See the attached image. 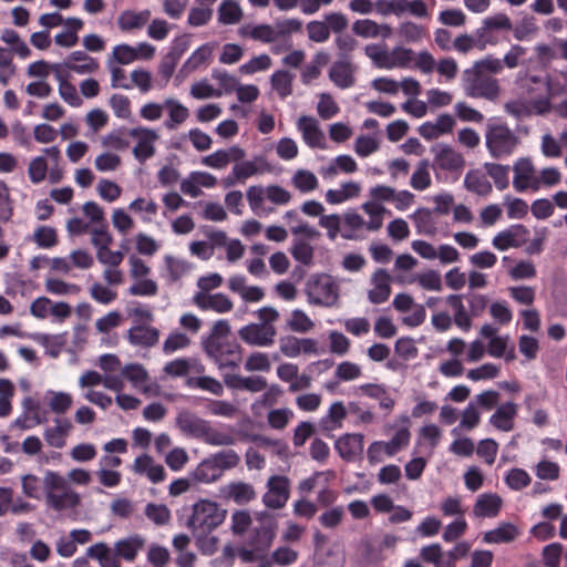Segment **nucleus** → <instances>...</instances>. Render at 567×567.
Here are the masks:
<instances>
[{
    "mask_svg": "<svg viewBox=\"0 0 567 567\" xmlns=\"http://www.w3.org/2000/svg\"><path fill=\"white\" fill-rule=\"evenodd\" d=\"M503 71V63L493 55L475 61L462 72L461 81L464 94L472 99H482L496 103L502 94L499 80L494 75Z\"/></svg>",
    "mask_w": 567,
    "mask_h": 567,
    "instance_id": "obj_1",
    "label": "nucleus"
},
{
    "mask_svg": "<svg viewBox=\"0 0 567 567\" xmlns=\"http://www.w3.org/2000/svg\"><path fill=\"white\" fill-rule=\"evenodd\" d=\"M47 505L56 511L74 509L81 503L80 494L72 489L62 475L48 471L43 478Z\"/></svg>",
    "mask_w": 567,
    "mask_h": 567,
    "instance_id": "obj_2",
    "label": "nucleus"
},
{
    "mask_svg": "<svg viewBox=\"0 0 567 567\" xmlns=\"http://www.w3.org/2000/svg\"><path fill=\"white\" fill-rule=\"evenodd\" d=\"M226 517V511L219 508L217 503L200 499L193 505V514L186 522V527L192 529L193 534H210L216 529Z\"/></svg>",
    "mask_w": 567,
    "mask_h": 567,
    "instance_id": "obj_3",
    "label": "nucleus"
},
{
    "mask_svg": "<svg viewBox=\"0 0 567 567\" xmlns=\"http://www.w3.org/2000/svg\"><path fill=\"white\" fill-rule=\"evenodd\" d=\"M485 143L491 156L499 159L513 154L519 138L506 124L487 123Z\"/></svg>",
    "mask_w": 567,
    "mask_h": 567,
    "instance_id": "obj_4",
    "label": "nucleus"
},
{
    "mask_svg": "<svg viewBox=\"0 0 567 567\" xmlns=\"http://www.w3.org/2000/svg\"><path fill=\"white\" fill-rule=\"evenodd\" d=\"M308 301L311 305L332 307L339 300V286L330 275H312L305 288Z\"/></svg>",
    "mask_w": 567,
    "mask_h": 567,
    "instance_id": "obj_5",
    "label": "nucleus"
},
{
    "mask_svg": "<svg viewBox=\"0 0 567 567\" xmlns=\"http://www.w3.org/2000/svg\"><path fill=\"white\" fill-rule=\"evenodd\" d=\"M203 346L207 354L220 368L237 367L241 360V348L237 342H224L216 338H207L203 341Z\"/></svg>",
    "mask_w": 567,
    "mask_h": 567,
    "instance_id": "obj_6",
    "label": "nucleus"
},
{
    "mask_svg": "<svg viewBox=\"0 0 567 567\" xmlns=\"http://www.w3.org/2000/svg\"><path fill=\"white\" fill-rule=\"evenodd\" d=\"M127 134L137 140V144L133 147L134 157L141 163H145L155 154L154 143L158 138L154 130L146 127H134L127 130Z\"/></svg>",
    "mask_w": 567,
    "mask_h": 567,
    "instance_id": "obj_7",
    "label": "nucleus"
},
{
    "mask_svg": "<svg viewBox=\"0 0 567 567\" xmlns=\"http://www.w3.org/2000/svg\"><path fill=\"white\" fill-rule=\"evenodd\" d=\"M268 492L264 495V504L274 509L284 507L289 498V480L286 476L274 475L267 483Z\"/></svg>",
    "mask_w": 567,
    "mask_h": 567,
    "instance_id": "obj_8",
    "label": "nucleus"
},
{
    "mask_svg": "<svg viewBox=\"0 0 567 567\" xmlns=\"http://www.w3.org/2000/svg\"><path fill=\"white\" fill-rule=\"evenodd\" d=\"M277 333L257 322L246 324L238 330V337L251 347H270L275 343Z\"/></svg>",
    "mask_w": 567,
    "mask_h": 567,
    "instance_id": "obj_9",
    "label": "nucleus"
},
{
    "mask_svg": "<svg viewBox=\"0 0 567 567\" xmlns=\"http://www.w3.org/2000/svg\"><path fill=\"white\" fill-rule=\"evenodd\" d=\"M432 152H435L434 165L443 171L456 172L461 171L465 165L462 154L447 145L432 147Z\"/></svg>",
    "mask_w": 567,
    "mask_h": 567,
    "instance_id": "obj_10",
    "label": "nucleus"
},
{
    "mask_svg": "<svg viewBox=\"0 0 567 567\" xmlns=\"http://www.w3.org/2000/svg\"><path fill=\"white\" fill-rule=\"evenodd\" d=\"M528 229L524 225H515L498 233L493 238V246L498 250H506L511 247L518 248L525 243V236Z\"/></svg>",
    "mask_w": 567,
    "mask_h": 567,
    "instance_id": "obj_11",
    "label": "nucleus"
},
{
    "mask_svg": "<svg viewBox=\"0 0 567 567\" xmlns=\"http://www.w3.org/2000/svg\"><path fill=\"white\" fill-rule=\"evenodd\" d=\"M334 449L342 460L353 462L363 451V435L344 434L336 441Z\"/></svg>",
    "mask_w": 567,
    "mask_h": 567,
    "instance_id": "obj_12",
    "label": "nucleus"
},
{
    "mask_svg": "<svg viewBox=\"0 0 567 567\" xmlns=\"http://www.w3.org/2000/svg\"><path fill=\"white\" fill-rule=\"evenodd\" d=\"M193 302L202 310H214L218 313H225L233 309V301L223 293L207 295L197 292Z\"/></svg>",
    "mask_w": 567,
    "mask_h": 567,
    "instance_id": "obj_13",
    "label": "nucleus"
},
{
    "mask_svg": "<svg viewBox=\"0 0 567 567\" xmlns=\"http://www.w3.org/2000/svg\"><path fill=\"white\" fill-rule=\"evenodd\" d=\"M100 68L96 59L90 56L84 51H74L64 61V69L78 74H93Z\"/></svg>",
    "mask_w": 567,
    "mask_h": 567,
    "instance_id": "obj_14",
    "label": "nucleus"
},
{
    "mask_svg": "<svg viewBox=\"0 0 567 567\" xmlns=\"http://www.w3.org/2000/svg\"><path fill=\"white\" fill-rule=\"evenodd\" d=\"M391 277L385 269H378L372 276L374 288L368 293L371 303L380 305L385 302L391 295Z\"/></svg>",
    "mask_w": 567,
    "mask_h": 567,
    "instance_id": "obj_15",
    "label": "nucleus"
},
{
    "mask_svg": "<svg viewBox=\"0 0 567 567\" xmlns=\"http://www.w3.org/2000/svg\"><path fill=\"white\" fill-rule=\"evenodd\" d=\"M146 539L140 534L131 535L126 538L118 539L114 544L120 560L133 561L138 553L145 547Z\"/></svg>",
    "mask_w": 567,
    "mask_h": 567,
    "instance_id": "obj_16",
    "label": "nucleus"
},
{
    "mask_svg": "<svg viewBox=\"0 0 567 567\" xmlns=\"http://www.w3.org/2000/svg\"><path fill=\"white\" fill-rule=\"evenodd\" d=\"M276 536V527L272 523H261L260 526L254 528L249 536L248 545L261 554L266 553Z\"/></svg>",
    "mask_w": 567,
    "mask_h": 567,
    "instance_id": "obj_17",
    "label": "nucleus"
},
{
    "mask_svg": "<svg viewBox=\"0 0 567 567\" xmlns=\"http://www.w3.org/2000/svg\"><path fill=\"white\" fill-rule=\"evenodd\" d=\"M208 424V421L200 419L195 413L187 410L181 411L176 417V425L178 429L196 439H202L203 433Z\"/></svg>",
    "mask_w": 567,
    "mask_h": 567,
    "instance_id": "obj_18",
    "label": "nucleus"
},
{
    "mask_svg": "<svg viewBox=\"0 0 567 567\" xmlns=\"http://www.w3.org/2000/svg\"><path fill=\"white\" fill-rule=\"evenodd\" d=\"M503 501L495 493L480 495L473 506V514L476 517H496L501 512Z\"/></svg>",
    "mask_w": 567,
    "mask_h": 567,
    "instance_id": "obj_19",
    "label": "nucleus"
},
{
    "mask_svg": "<svg viewBox=\"0 0 567 567\" xmlns=\"http://www.w3.org/2000/svg\"><path fill=\"white\" fill-rule=\"evenodd\" d=\"M298 128L302 133L305 142L311 147H322L324 135L318 126V122L310 116H301L298 121Z\"/></svg>",
    "mask_w": 567,
    "mask_h": 567,
    "instance_id": "obj_20",
    "label": "nucleus"
},
{
    "mask_svg": "<svg viewBox=\"0 0 567 567\" xmlns=\"http://www.w3.org/2000/svg\"><path fill=\"white\" fill-rule=\"evenodd\" d=\"M329 78L340 89L352 86L354 84V76L350 60L336 61L331 65Z\"/></svg>",
    "mask_w": 567,
    "mask_h": 567,
    "instance_id": "obj_21",
    "label": "nucleus"
},
{
    "mask_svg": "<svg viewBox=\"0 0 567 567\" xmlns=\"http://www.w3.org/2000/svg\"><path fill=\"white\" fill-rule=\"evenodd\" d=\"M133 470L135 473L146 474L153 483H159L165 478L164 467L161 464H155L154 460L147 454L135 458Z\"/></svg>",
    "mask_w": 567,
    "mask_h": 567,
    "instance_id": "obj_22",
    "label": "nucleus"
},
{
    "mask_svg": "<svg viewBox=\"0 0 567 567\" xmlns=\"http://www.w3.org/2000/svg\"><path fill=\"white\" fill-rule=\"evenodd\" d=\"M226 498L234 501L238 505L249 503L256 497L255 488L251 484L245 482H231L223 488Z\"/></svg>",
    "mask_w": 567,
    "mask_h": 567,
    "instance_id": "obj_23",
    "label": "nucleus"
},
{
    "mask_svg": "<svg viewBox=\"0 0 567 567\" xmlns=\"http://www.w3.org/2000/svg\"><path fill=\"white\" fill-rule=\"evenodd\" d=\"M86 556L96 559L101 567H121L116 550H112L105 543H97L86 549Z\"/></svg>",
    "mask_w": 567,
    "mask_h": 567,
    "instance_id": "obj_24",
    "label": "nucleus"
},
{
    "mask_svg": "<svg viewBox=\"0 0 567 567\" xmlns=\"http://www.w3.org/2000/svg\"><path fill=\"white\" fill-rule=\"evenodd\" d=\"M127 338L133 346L151 348L158 342L159 332L156 328L140 324L128 330Z\"/></svg>",
    "mask_w": 567,
    "mask_h": 567,
    "instance_id": "obj_25",
    "label": "nucleus"
},
{
    "mask_svg": "<svg viewBox=\"0 0 567 567\" xmlns=\"http://www.w3.org/2000/svg\"><path fill=\"white\" fill-rule=\"evenodd\" d=\"M517 413V405L513 402H507L499 405L494 414L491 416L489 422L497 430L508 432L514 427L513 420Z\"/></svg>",
    "mask_w": 567,
    "mask_h": 567,
    "instance_id": "obj_26",
    "label": "nucleus"
},
{
    "mask_svg": "<svg viewBox=\"0 0 567 567\" xmlns=\"http://www.w3.org/2000/svg\"><path fill=\"white\" fill-rule=\"evenodd\" d=\"M354 34L362 38H388L391 34V27L388 24L379 25L375 21L370 19L357 20L352 24Z\"/></svg>",
    "mask_w": 567,
    "mask_h": 567,
    "instance_id": "obj_27",
    "label": "nucleus"
},
{
    "mask_svg": "<svg viewBox=\"0 0 567 567\" xmlns=\"http://www.w3.org/2000/svg\"><path fill=\"white\" fill-rule=\"evenodd\" d=\"M284 218L290 224V233L293 237L303 236L308 240H313L320 236V233L303 221L295 209L286 212Z\"/></svg>",
    "mask_w": 567,
    "mask_h": 567,
    "instance_id": "obj_28",
    "label": "nucleus"
},
{
    "mask_svg": "<svg viewBox=\"0 0 567 567\" xmlns=\"http://www.w3.org/2000/svg\"><path fill=\"white\" fill-rule=\"evenodd\" d=\"M55 424L44 431V439L50 446L62 449L73 425L68 419H55Z\"/></svg>",
    "mask_w": 567,
    "mask_h": 567,
    "instance_id": "obj_29",
    "label": "nucleus"
},
{
    "mask_svg": "<svg viewBox=\"0 0 567 567\" xmlns=\"http://www.w3.org/2000/svg\"><path fill=\"white\" fill-rule=\"evenodd\" d=\"M150 18V10H143L140 12L133 10H125L120 14L117 19V24L122 31L142 29L148 22Z\"/></svg>",
    "mask_w": 567,
    "mask_h": 567,
    "instance_id": "obj_30",
    "label": "nucleus"
},
{
    "mask_svg": "<svg viewBox=\"0 0 567 567\" xmlns=\"http://www.w3.org/2000/svg\"><path fill=\"white\" fill-rule=\"evenodd\" d=\"M303 236L293 237L290 254L295 260L310 267L313 264L315 248Z\"/></svg>",
    "mask_w": 567,
    "mask_h": 567,
    "instance_id": "obj_31",
    "label": "nucleus"
},
{
    "mask_svg": "<svg viewBox=\"0 0 567 567\" xmlns=\"http://www.w3.org/2000/svg\"><path fill=\"white\" fill-rule=\"evenodd\" d=\"M519 532L517 527L511 523H503L497 528L484 534L483 540L489 544H501L513 542Z\"/></svg>",
    "mask_w": 567,
    "mask_h": 567,
    "instance_id": "obj_32",
    "label": "nucleus"
},
{
    "mask_svg": "<svg viewBox=\"0 0 567 567\" xmlns=\"http://www.w3.org/2000/svg\"><path fill=\"white\" fill-rule=\"evenodd\" d=\"M221 475L212 456L200 462L192 473L194 481L199 483H212L220 478Z\"/></svg>",
    "mask_w": 567,
    "mask_h": 567,
    "instance_id": "obj_33",
    "label": "nucleus"
},
{
    "mask_svg": "<svg viewBox=\"0 0 567 567\" xmlns=\"http://www.w3.org/2000/svg\"><path fill=\"white\" fill-rule=\"evenodd\" d=\"M205 443L214 446H229L236 443V437L231 431H220L212 427L208 423L202 439Z\"/></svg>",
    "mask_w": 567,
    "mask_h": 567,
    "instance_id": "obj_34",
    "label": "nucleus"
},
{
    "mask_svg": "<svg viewBox=\"0 0 567 567\" xmlns=\"http://www.w3.org/2000/svg\"><path fill=\"white\" fill-rule=\"evenodd\" d=\"M514 187L518 192H523L527 187V182L534 174V165L529 158H520L514 165Z\"/></svg>",
    "mask_w": 567,
    "mask_h": 567,
    "instance_id": "obj_35",
    "label": "nucleus"
},
{
    "mask_svg": "<svg viewBox=\"0 0 567 567\" xmlns=\"http://www.w3.org/2000/svg\"><path fill=\"white\" fill-rule=\"evenodd\" d=\"M464 185L467 190L484 196L492 192V185L478 171H471L465 175Z\"/></svg>",
    "mask_w": 567,
    "mask_h": 567,
    "instance_id": "obj_36",
    "label": "nucleus"
},
{
    "mask_svg": "<svg viewBox=\"0 0 567 567\" xmlns=\"http://www.w3.org/2000/svg\"><path fill=\"white\" fill-rule=\"evenodd\" d=\"M243 18V11L235 0H225L218 8V21L223 24H236Z\"/></svg>",
    "mask_w": 567,
    "mask_h": 567,
    "instance_id": "obj_37",
    "label": "nucleus"
},
{
    "mask_svg": "<svg viewBox=\"0 0 567 567\" xmlns=\"http://www.w3.org/2000/svg\"><path fill=\"white\" fill-rule=\"evenodd\" d=\"M298 556L299 554L297 550L287 546H281L272 551L270 561H262L259 567H270L272 564L278 566H289L297 561Z\"/></svg>",
    "mask_w": 567,
    "mask_h": 567,
    "instance_id": "obj_38",
    "label": "nucleus"
},
{
    "mask_svg": "<svg viewBox=\"0 0 567 567\" xmlns=\"http://www.w3.org/2000/svg\"><path fill=\"white\" fill-rule=\"evenodd\" d=\"M344 556L332 549L315 553L313 567H343Z\"/></svg>",
    "mask_w": 567,
    "mask_h": 567,
    "instance_id": "obj_39",
    "label": "nucleus"
},
{
    "mask_svg": "<svg viewBox=\"0 0 567 567\" xmlns=\"http://www.w3.org/2000/svg\"><path fill=\"white\" fill-rule=\"evenodd\" d=\"M293 78V74L285 70L276 71L271 75V85L282 99L291 94Z\"/></svg>",
    "mask_w": 567,
    "mask_h": 567,
    "instance_id": "obj_40",
    "label": "nucleus"
},
{
    "mask_svg": "<svg viewBox=\"0 0 567 567\" xmlns=\"http://www.w3.org/2000/svg\"><path fill=\"white\" fill-rule=\"evenodd\" d=\"M187 386L198 388L208 391L215 395H223V384L212 377H192L186 381Z\"/></svg>",
    "mask_w": 567,
    "mask_h": 567,
    "instance_id": "obj_41",
    "label": "nucleus"
},
{
    "mask_svg": "<svg viewBox=\"0 0 567 567\" xmlns=\"http://www.w3.org/2000/svg\"><path fill=\"white\" fill-rule=\"evenodd\" d=\"M213 53V48L206 43L199 47L183 64L182 71L189 73L206 62Z\"/></svg>",
    "mask_w": 567,
    "mask_h": 567,
    "instance_id": "obj_42",
    "label": "nucleus"
},
{
    "mask_svg": "<svg viewBox=\"0 0 567 567\" xmlns=\"http://www.w3.org/2000/svg\"><path fill=\"white\" fill-rule=\"evenodd\" d=\"M484 168H485L486 173L488 174V176H491L493 178L495 186L498 189L503 190L508 186V184H509V179H508L509 166L495 164V163H485Z\"/></svg>",
    "mask_w": 567,
    "mask_h": 567,
    "instance_id": "obj_43",
    "label": "nucleus"
},
{
    "mask_svg": "<svg viewBox=\"0 0 567 567\" xmlns=\"http://www.w3.org/2000/svg\"><path fill=\"white\" fill-rule=\"evenodd\" d=\"M413 219L415 223V227L417 229L419 234L424 235H434L435 234V223L432 218V213L427 208H420L417 209L414 215Z\"/></svg>",
    "mask_w": 567,
    "mask_h": 567,
    "instance_id": "obj_44",
    "label": "nucleus"
},
{
    "mask_svg": "<svg viewBox=\"0 0 567 567\" xmlns=\"http://www.w3.org/2000/svg\"><path fill=\"white\" fill-rule=\"evenodd\" d=\"M414 59V52L411 49L396 47L389 52L388 69L406 68Z\"/></svg>",
    "mask_w": 567,
    "mask_h": 567,
    "instance_id": "obj_45",
    "label": "nucleus"
},
{
    "mask_svg": "<svg viewBox=\"0 0 567 567\" xmlns=\"http://www.w3.org/2000/svg\"><path fill=\"white\" fill-rule=\"evenodd\" d=\"M135 60H137V51L135 48L128 44H118L113 48L112 55L107 59V62L125 65Z\"/></svg>",
    "mask_w": 567,
    "mask_h": 567,
    "instance_id": "obj_46",
    "label": "nucleus"
},
{
    "mask_svg": "<svg viewBox=\"0 0 567 567\" xmlns=\"http://www.w3.org/2000/svg\"><path fill=\"white\" fill-rule=\"evenodd\" d=\"M239 32L244 37L249 35L254 40L262 41L265 43L274 42L277 39L275 27L269 24L256 25L250 31H248L247 28H241Z\"/></svg>",
    "mask_w": 567,
    "mask_h": 567,
    "instance_id": "obj_47",
    "label": "nucleus"
},
{
    "mask_svg": "<svg viewBox=\"0 0 567 567\" xmlns=\"http://www.w3.org/2000/svg\"><path fill=\"white\" fill-rule=\"evenodd\" d=\"M45 290L49 293L56 296L75 295L79 293L81 288L75 284H68L60 279L48 278L44 284Z\"/></svg>",
    "mask_w": 567,
    "mask_h": 567,
    "instance_id": "obj_48",
    "label": "nucleus"
},
{
    "mask_svg": "<svg viewBox=\"0 0 567 567\" xmlns=\"http://www.w3.org/2000/svg\"><path fill=\"white\" fill-rule=\"evenodd\" d=\"M429 161L423 159L419 163L416 171L411 176V186L416 190H424L431 185L429 172Z\"/></svg>",
    "mask_w": 567,
    "mask_h": 567,
    "instance_id": "obj_49",
    "label": "nucleus"
},
{
    "mask_svg": "<svg viewBox=\"0 0 567 567\" xmlns=\"http://www.w3.org/2000/svg\"><path fill=\"white\" fill-rule=\"evenodd\" d=\"M312 320L300 309H295L291 312V318L287 321V327L299 333H305L313 328Z\"/></svg>",
    "mask_w": 567,
    "mask_h": 567,
    "instance_id": "obj_50",
    "label": "nucleus"
},
{
    "mask_svg": "<svg viewBox=\"0 0 567 567\" xmlns=\"http://www.w3.org/2000/svg\"><path fill=\"white\" fill-rule=\"evenodd\" d=\"M346 415L347 411L342 402H334L331 404L327 417L322 419L321 423L324 429L333 430L341 426V421Z\"/></svg>",
    "mask_w": 567,
    "mask_h": 567,
    "instance_id": "obj_51",
    "label": "nucleus"
},
{
    "mask_svg": "<svg viewBox=\"0 0 567 567\" xmlns=\"http://www.w3.org/2000/svg\"><path fill=\"white\" fill-rule=\"evenodd\" d=\"M33 241L41 248H51L58 244L56 230L49 226H39L33 234Z\"/></svg>",
    "mask_w": 567,
    "mask_h": 567,
    "instance_id": "obj_52",
    "label": "nucleus"
},
{
    "mask_svg": "<svg viewBox=\"0 0 567 567\" xmlns=\"http://www.w3.org/2000/svg\"><path fill=\"white\" fill-rule=\"evenodd\" d=\"M487 43H491V41L489 40L476 41L473 35L461 34L453 41V48L457 52L466 54L474 48H477L478 50H484L486 48Z\"/></svg>",
    "mask_w": 567,
    "mask_h": 567,
    "instance_id": "obj_53",
    "label": "nucleus"
},
{
    "mask_svg": "<svg viewBox=\"0 0 567 567\" xmlns=\"http://www.w3.org/2000/svg\"><path fill=\"white\" fill-rule=\"evenodd\" d=\"M220 473L236 467L240 462V456L234 450H224L212 455Z\"/></svg>",
    "mask_w": 567,
    "mask_h": 567,
    "instance_id": "obj_54",
    "label": "nucleus"
},
{
    "mask_svg": "<svg viewBox=\"0 0 567 567\" xmlns=\"http://www.w3.org/2000/svg\"><path fill=\"white\" fill-rule=\"evenodd\" d=\"M145 516L156 525H165L171 519V512L164 504L148 503L145 507Z\"/></svg>",
    "mask_w": 567,
    "mask_h": 567,
    "instance_id": "obj_55",
    "label": "nucleus"
},
{
    "mask_svg": "<svg viewBox=\"0 0 567 567\" xmlns=\"http://www.w3.org/2000/svg\"><path fill=\"white\" fill-rule=\"evenodd\" d=\"M292 183L302 193L315 190L318 187L316 175L305 169L297 171L292 177Z\"/></svg>",
    "mask_w": 567,
    "mask_h": 567,
    "instance_id": "obj_56",
    "label": "nucleus"
},
{
    "mask_svg": "<svg viewBox=\"0 0 567 567\" xmlns=\"http://www.w3.org/2000/svg\"><path fill=\"white\" fill-rule=\"evenodd\" d=\"M122 377L133 383L134 386H141L147 379L148 373L140 363H130L122 369Z\"/></svg>",
    "mask_w": 567,
    "mask_h": 567,
    "instance_id": "obj_57",
    "label": "nucleus"
},
{
    "mask_svg": "<svg viewBox=\"0 0 567 567\" xmlns=\"http://www.w3.org/2000/svg\"><path fill=\"white\" fill-rule=\"evenodd\" d=\"M410 436V431L406 427L400 429L389 442H383L384 453L389 456L394 455L409 444Z\"/></svg>",
    "mask_w": 567,
    "mask_h": 567,
    "instance_id": "obj_58",
    "label": "nucleus"
},
{
    "mask_svg": "<svg viewBox=\"0 0 567 567\" xmlns=\"http://www.w3.org/2000/svg\"><path fill=\"white\" fill-rule=\"evenodd\" d=\"M271 368V362L267 353L252 352L245 362V370L249 372L261 371L267 372Z\"/></svg>",
    "mask_w": 567,
    "mask_h": 567,
    "instance_id": "obj_59",
    "label": "nucleus"
},
{
    "mask_svg": "<svg viewBox=\"0 0 567 567\" xmlns=\"http://www.w3.org/2000/svg\"><path fill=\"white\" fill-rule=\"evenodd\" d=\"M307 32L310 41L326 42L330 38L329 27L324 21L313 20L307 23Z\"/></svg>",
    "mask_w": 567,
    "mask_h": 567,
    "instance_id": "obj_60",
    "label": "nucleus"
},
{
    "mask_svg": "<svg viewBox=\"0 0 567 567\" xmlns=\"http://www.w3.org/2000/svg\"><path fill=\"white\" fill-rule=\"evenodd\" d=\"M415 281L425 290L441 291L443 288L441 275L439 271L432 269L419 274L415 277Z\"/></svg>",
    "mask_w": 567,
    "mask_h": 567,
    "instance_id": "obj_61",
    "label": "nucleus"
},
{
    "mask_svg": "<svg viewBox=\"0 0 567 567\" xmlns=\"http://www.w3.org/2000/svg\"><path fill=\"white\" fill-rule=\"evenodd\" d=\"M247 200L250 209L256 214L260 215V208H262L265 199H267V187L262 186H250L246 192Z\"/></svg>",
    "mask_w": 567,
    "mask_h": 567,
    "instance_id": "obj_62",
    "label": "nucleus"
},
{
    "mask_svg": "<svg viewBox=\"0 0 567 567\" xmlns=\"http://www.w3.org/2000/svg\"><path fill=\"white\" fill-rule=\"evenodd\" d=\"M48 173V163L43 156L33 158L28 167V174L32 183L39 184L45 179Z\"/></svg>",
    "mask_w": 567,
    "mask_h": 567,
    "instance_id": "obj_63",
    "label": "nucleus"
},
{
    "mask_svg": "<svg viewBox=\"0 0 567 567\" xmlns=\"http://www.w3.org/2000/svg\"><path fill=\"white\" fill-rule=\"evenodd\" d=\"M169 557L168 549L161 545L152 544L148 548L147 561L153 567H165L169 561Z\"/></svg>",
    "mask_w": 567,
    "mask_h": 567,
    "instance_id": "obj_64",
    "label": "nucleus"
}]
</instances>
